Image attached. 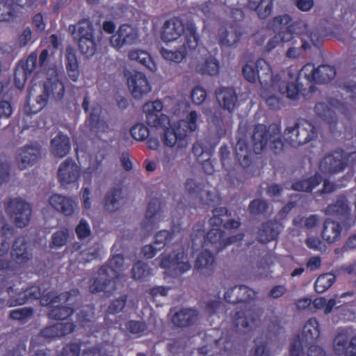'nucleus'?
I'll use <instances>...</instances> for the list:
<instances>
[{
    "mask_svg": "<svg viewBox=\"0 0 356 356\" xmlns=\"http://www.w3.org/2000/svg\"><path fill=\"white\" fill-rule=\"evenodd\" d=\"M127 56L129 60L138 62L151 72H155L157 70L155 63L145 51L131 49L128 52Z\"/></svg>",
    "mask_w": 356,
    "mask_h": 356,
    "instance_id": "4be33fe9",
    "label": "nucleus"
},
{
    "mask_svg": "<svg viewBox=\"0 0 356 356\" xmlns=\"http://www.w3.org/2000/svg\"><path fill=\"white\" fill-rule=\"evenodd\" d=\"M99 108L95 110L90 115V122L92 129L97 133H105L108 131L107 122L100 116Z\"/></svg>",
    "mask_w": 356,
    "mask_h": 356,
    "instance_id": "7c9ffc66",
    "label": "nucleus"
},
{
    "mask_svg": "<svg viewBox=\"0 0 356 356\" xmlns=\"http://www.w3.org/2000/svg\"><path fill=\"white\" fill-rule=\"evenodd\" d=\"M206 96L207 94L205 90L200 87L195 88L191 92V98L193 103L198 105L204 102L206 99Z\"/></svg>",
    "mask_w": 356,
    "mask_h": 356,
    "instance_id": "13d9d810",
    "label": "nucleus"
},
{
    "mask_svg": "<svg viewBox=\"0 0 356 356\" xmlns=\"http://www.w3.org/2000/svg\"><path fill=\"white\" fill-rule=\"evenodd\" d=\"M316 69L312 64L305 65L300 71L299 77L305 79L309 82H316Z\"/></svg>",
    "mask_w": 356,
    "mask_h": 356,
    "instance_id": "09e8293b",
    "label": "nucleus"
},
{
    "mask_svg": "<svg viewBox=\"0 0 356 356\" xmlns=\"http://www.w3.org/2000/svg\"><path fill=\"white\" fill-rule=\"evenodd\" d=\"M160 266L167 269L172 268L179 273H184L191 268L188 257L184 252H179L176 255H162Z\"/></svg>",
    "mask_w": 356,
    "mask_h": 356,
    "instance_id": "9b49d317",
    "label": "nucleus"
},
{
    "mask_svg": "<svg viewBox=\"0 0 356 356\" xmlns=\"http://www.w3.org/2000/svg\"><path fill=\"white\" fill-rule=\"evenodd\" d=\"M296 124V136L298 140H295V144L302 145L316 138L317 133L313 124L307 121H300Z\"/></svg>",
    "mask_w": 356,
    "mask_h": 356,
    "instance_id": "2eb2a0df",
    "label": "nucleus"
},
{
    "mask_svg": "<svg viewBox=\"0 0 356 356\" xmlns=\"http://www.w3.org/2000/svg\"><path fill=\"white\" fill-rule=\"evenodd\" d=\"M348 337L345 333L339 334L334 341V348L337 354L345 353L346 356H356V337L346 348Z\"/></svg>",
    "mask_w": 356,
    "mask_h": 356,
    "instance_id": "f3484780",
    "label": "nucleus"
},
{
    "mask_svg": "<svg viewBox=\"0 0 356 356\" xmlns=\"http://www.w3.org/2000/svg\"><path fill=\"white\" fill-rule=\"evenodd\" d=\"M296 124L288 126L282 134V140L289 146L293 147H299V144H295V140H298L296 136Z\"/></svg>",
    "mask_w": 356,
    "mask_h": 356,
    "instance_id": "a19ab883",
    "label": "nucleus"
},
{
    "mask_svg": "<svg viewBox=\"0 0 356 356\" xmlns=\"http://www.w3.org/2000/svg\"><path fill=\"white\" fill-rule=\"evenodd\" d=\"M278 234V225L273 222L265 225L259 234L260 240L265 243L274 239Z\"/></svg>",
    "mask_w": 356,
    "mask_h": 356,
    "instance_id": "c9c22d12",
    "label": "nucleus"
},
{
    "mask_svg": "<svg viewBox=\"0 0 356 356\" xmlns=\"http://www.w3.org/2000/svg\"><path fill=\"white\" fill-rule=\"evenodd\" d=\"M316 83H325L335 76V70L330 65H322L316 69Z\"/></svg>",
    "mask_w": 356,
    "mask_h": 356,
    "instance_id": "f704fd0d",
    "label": "nucleus"
},
{
    "mask_svg": "<svg viewBox=\"0 0 356 356\" xmlns=\"http://www.w3.org/2000/svg\"><path fill=\"white\" fill-rule=\"evenodd\" d=\"M77 207V202L72 199L64 197V202L61 206L60 211L67 216L72 215Z\"/></svg>",
    "mask_w": 356,
    "mask_h": 356,
    "instance_id": "6e6d98bb",
    "label": "nucleus"
},
{
    "mask_svg": "<svg viewBox=\"0 0 356 356\" xmlns=\"http://www.w3.org/2000/svg\"><path fill=\"white\" fill-rule=\"evenodd\" d=\"M309 45L305 39H302V44L300 47H290L286 51V56L289 58H296L299 57L302 54L306 51Z\"/></svg>",
    "mask_w": 356,
    "mask_h": 356,
    "instance_id": "603ef678",
    "label": "nucleus"
},
{
    "mask_svg": "<svg viewBox=\"0 0 356 356\" xmlns=\"http://www.w3.org/2000/svg\"><path fill=\"white\" fill-rule=\"evenodd\" d=\"M277 79L276 77H275ZM277 81V79H275ZM263 91L261 92V96L264 99L267 106L272 109H280L282 106V102L280 97L277 93L274 92L277 90V82L275 84L268 86H263Z\"/></svg>",
    "mask_w": 356,
    "mask_h": 356,
    "instance_id": "aec40b11",
    "label": "nucleus"
},
{
    "mask_svg": "<svg viewBox=\"0 0 356 356\" xmlns=\"http://www.w3.org/2000/svg\"><path fill=\"white\" fill-rule=\"evenodd\" d=\"M13 113V109L10 102L3 101L0 102V118H9Z\"/></svg>",
    "mask_w": 356,
    "mask_h": 356,
    "instance_id": "338daca9",
    "label": "nucleus"
},
{
    "mask_svg": "<svg viewBox=\"0 0 356 356\" xmlns=\"http://www.w3.org/2000/svg\"><path fill=\"white\" fill-rule=\"evenodd\" d=\"M33 311L26 307L16 309L13 310L10 316L12 318L15 320H24L26 318L30 317L32 315Z\"/></svg>",
    "mask_w": 356,
    "mask_h": 356,
    "instance_id": "bf43d9fd",
    "label": "nucleus"
},
{
    "mask_svg": "<svg viewBox=\"0 0 356 356\" xmlns=\"http://www.w3.org/2000/svg\"><path fill=\"white\" fill-rule=\"evenodd\" d=\"M320 332L318 329V324L316 319H309L303 328V341L306 342L317 339L319 336Z\"/></svg>",
    "mask_w": 356,
    "mask_h": 356,
    "instance_id": "473e14b6",
    "label": "nucleus"
},
{
    "mask_svg": "<svg viewBox=\"0 0 356 356\" xmlns=\"http://www.w3.org/2000/svg\"><path fill=\"white\" fill-rule=\"evenodd\" d=\"M244 34L243 28L236 25L222 27L219 30V42L224 47H234Z\"/></svg>",
    "mask_w": 356,
    "mask_h": 356,
    "instance_id": "f8f14e48",
    "label": "nucleus"
},
{
    "mask_svg": "<svg viewBox=\"0 0 356 356\" xmlns=\"http://www.w3.org/2000/svg\"><path fill=\"white\" fill-rule=\"evenodd\" d=\"M37 63V54L32 53L28 57L26 63L21 65V67L30 75L35 69Z\"/></svg>",
    "mask_w": 356,
    "mask_h": 356,
    "instance_id": "5fc2aeb1",
    "label": "nucleus"
},
{
    "mask_svg": "<svg viewBox=\"0 0 356 356\" xmlns=\"http://www.w3.org/2000/svg\"><path fill=\"white\" fill-rule=\"evenodd\" d=\"M9 208L13 210V217L18 227L28 225L32 211L29 203L21 199H14L10 201Z\"/></svg>",
    "mask_w": 356,
    "mask_h": 356,
    "instance_id": "9d476101",
    "label": "nucleus"
},
{
    "mask_svg": "<svg viewBox=\"0 0 356 356\" xmlns=\"http://www.w3.org/2000/svg\"><path fill=\"white\" fill-rule=\"evenodd\" d=\"M291 21L288 15H282L275 17L270 23V27L275 31H279L286 26Z\"/></svg>",
    "mask_w": 356,
    "mask_h": 356,
    "instance_id": "a18cd8bd",
    "label": "nucleus"
},
{
    "mask_svg": "<svg viewBox=\"0 0 356 356\" xmlns=\"http://www.w3.org/2000/svg\"><path fill=\"white\" fill-rule=\"evenodd\" d=\"M123 262V257L120 254L113 256L110 261V267L100 269L99 280H95L92 283L90 287V291L92 293L101 291L110 292L113 289L115 283L111 279L118 277V270L122 267Z\"/></svg>",
    "mask_w": 356,
    "mask_h": 356,
    "instance_id": "20e7f679",
    "label": "nucleus"
},
{
    "mask_svg": "<svg viewBox=\"0 0 356 356\" xmlns=\"http://www.w3.org/2000/svg\"><path fill=\"white\" fill-rule=\"evenodd\" d=\"M335 280L333 274H323L318 277L315 283V289L318 293H323L329 289Z\"/></svg>",
    "mask_w": 356,
    "mask_h": 356,
    "instance_id": "72a5a7b5",
    "label": "nucleus"
},
{
    "mask_svg": "<svg viewBox=\"0 0 356 356\" xmlns=\"http://www.w3.org/2000/svg\"><path fill=\"white\" fill-rule=\"evenodd\" d=\"M79 177L78 165L72 162L61 165L58 170V177L63 185L75 182Z\"/></svg>",
    "mask_w": 356,
    "mask_h": 356,
    "instance_id": "dca6fc26",
    "label": "nucleus"
},
{
    "mask_svg": "<svg viewBox=\"0 0 356 356\" xmlns=\"http://www.w3.org/2000/svg\"><path fill=\"white\" fill-rule=\"evenodd\" d=\"M11 236V232L7 226L3 222H0V256L4 255L10 247L8 242Z\"/></svg>",
    "mask_w": 356,
    "mask_h": 356,
    "instance_id": "4c0bfd02",
    "label": "nucleus"
},
{
    "mask_svg": "<svg viewBox=\"0 0 356 356\" xmlns=\"http://www.w3.org/2000/svg\"><path fill=\"white\" fill-rule=\"evenodd\" d=\"M12 16L11 8L3 1H0V22L9 20Z\"/></svg>",
    "mask_w": 356,
    "mask_h": 356,
    "instance_id": "0e129e2a",
    "label": "nucleus"
},
{
    "mask_svg": "<svg viewBox=\"0 0 356 356\" xmlns=\"http://www.w3.org/2000/svg\"><path fill=\"white\" fill-rule=\"evenodd\" d=\"M152 273L144 263L138 262L132 268V277L138 281H145L151 275Z\"/></svg>",
    "mask_w": 356,
    "mask_h": 356,
    "instance_id": "e433bc0d",
    "label": "nucleus"
},
{
    "mask_svg": "<svg viewBox=\"0 0 356 356\" xmlns=\"http://www.w3.org/2000/svg\"><path fill=\"white\" fill-rule=\"evenodd\" d=\"M50 76L44 84V90L48 96L51 95L57 99H60L64 95L63 84L58 79L56 70L52 68L49 72Z\"/></svg>",
    "mask_w": 356,
    "mask_h": 356,
    "instance_id": "4468645a",
    "label": "nucleus"
},
{
    "mask_svg": "<svg viewBox=\"0 0 356 356\" xmlns=\"http://www.w3.org/2000/svg\"><path fill=\"white\" fill-rule=\"evenodd\" d=\"M74 37L78 41L80 52L88 58L95 55L97 42L95 37L92 24L88 20H82L74 26Z\"/></svg>",
    "mask_w": 356,
    "mask_h": 356,
    "instance_id": "7ed1b4c3",
    "label": "nucleus"
},
{
    "mask_svg": "<svg viewBox=\"0 0 356 356\" xmlns=\"http://www.w3.org/2000/svg\"><path fill=\"white\" fill-rule=\"evenodd\" d=\"M76 232L77 236L81 238L88 237L90 234V229L88 224L85 220H80L76 228Z\"/></svg>",
    "mask_w": 356,
    "mask_h": 356,
    "instance_id": "680f3d73",
    "label": "nucleus"
},
{
    "mask_svg": "<svg viewBox=\"0 0 356 356\" xmlns=\"http://www.w3.org/2000/svg\"><path fill=\"white\" fill-rule=\"evenodd\" d=\"M196 316L197 313L195 310L186 309L177 312L172 321L177 326H185L192 323Z\"/></svg>",
    "mask_w": 356,
    "mask_h": 356,
    "instance_id": "cd10ccee",
    "label": "nucleus"
},
{
    "mask_svg": "<svg viewBox=\"0 0 356 356\" xmlns=\"http://www.w3.org/2000/svg\"><path fill=\"white\" fill-rule=\"evenodd\" d=\"M66 67L70 78L76 81L79 79V64L74 50L68 47L66 49Z\"/></svg>",
    "mask_w": 356,
    "mask_h": 356,
    "instance_id": "a878e982",
    "label": "nucleus"
},
{
    "mask_svg": "<svg viewBox=\"0 0 356 356\" xmlns=\"http://www.w3.org/2000/svg\"><path fill=\"white\" fill-rule=\"evenodd\" d=\"M32 33L30 29H25L19 36L18 44L20 47H24L31 40Z\"/></svg>",
    "mask_w": 356,
    "mask_h": 356,
    "instance_id": "774afa93",
    "label": "nucleus"
},
{
    "mask_svg": "<svg viewBox=\"0 0 356 356\" xmlns=\"http://www.w3.org/2000/svg\"><path fill=\"white\" fill-rule=\"evenodd\" d=\"M160 53L163 59L167 61L175 63H181L186 56L187 54L181 47L178 49L170 50L168 49L162 48Z\"/></svg>",
    "mask_w": 356,
    "mask_h": 356,
    "instance_id": "c756f323",
    "label": "nucleus"
},
{
    "mask_svg": "<svg viewBox=\"0 0 356 356\" xmlns=\"http://www.w3.org/2000/svg\"><path fill=\"white\" fill-rule=\"evenodd\" d=\"M170 235L168 232L162 230L156 234L154 245H156L158 249H160L165 244L166 241L170 238Z\"/></svg>",
    "mask_w": 356,
    "mask_h": 356,
    "instance_id": "e2e57ef3",
    "label": "nucleus"
},
{
    "mask_svg": "<svg viewBox=\"0 0 356 356\" xmlns=\"http://www.w3.org/2000/svg\"><path fill=\"white\" fill-rule=\"evenodd\" d=\"M254 296V292L245 286L234 287L225 294V298L231 302L246 301Z\"/></svg>",
    "mask_w": 356,
    "mask_h": 356,
    "instance_id": "412c9836",
    "label": "nucleus"
},
{
    "mask_svg": "<svg viewBox=\"0 0 356 356\" xmlns=\"http://www.w3.org/2000/svg\"><path fill=\"white\" fill-rule=\"evenodd\" d=\"M213 152V147L206 140H199L193 146V153L195 156L211 155Z\"/></svg>",
    "mask_w": 356,
    "mask_h": 356,
    "instance_id": "58836bf2",
    "label": "nucleus"
},
{
    "mask_svg": "<svg viewBox=\"0 0 356 356\" xmlns=\"http://www.w3.org/2000/svg\"><path fill=\"white\" fill-rule=\"evenodd\" d=\"M316 112L318 115L325 117L327 119L334 118V111L325 103H319L315 107Z\"/></svg>",
    "mask_w": 356,
    "mask_h": 356,
    "instance_id": "4d7b16f0",
    "label": "nucleus"
},
{
    "mask_svg": "<svg viewBox=\"0 0 356 356\" xmlns=\"http://www.w3.org/2000/svg\"><path fill=\"white\" fill-rule=\"evenodd\" d=\"M65 296L62 295L54 298L51 297H48V299L51 298L50 302H47V300H44V298L42 300V305H51V307H54L51 312H49V316L52 318L55 319H65L67 316H70L72 311L70 308L66 307H59L58 308L57 305H55L58 302V300H60L61 299H64Z\"/></svg>",
    "mask_w": 356,
    "mask_h": 356,
    "instance_id": "b1692460",
    "label": "nucleus"
},
{
    "mask_svg": "<svg viewBox=\"0 0 356 356\" xmlns=\"http://www.w3.org/2000/svg\"><path fill=\"white\" fill-rule=\"evenodd\" d=\"M348 211V205L343 201L337 202L334 205L330 206L327 208V213L330 215L340 216L345 214Z\"/></svg>",
    "mask_w": 356,
    "mask_h": 356,
    "instance_id": "864d4df0",
    "label": "nucleus"
},
{
    "mask_svg": "<svg viewBox=\"0 0 356 356\" xmlns=\"http://www.w3.org/2000/svg\"><path fill=\"white\" fill-rule=\"evenodd\" d=\"M220 106L229 112L235 108L237 97L235 91L231 88H222L216 93Z\"/></svg>",
    "mask_w": 356,
    "mask_h": 356,
    "instance_id": "a211bd4d",
    "label": "nucleus"
},
{
    "mask_svg": "<svg viewBox=\"0 0 356 356\" xmlns=\"http://www.w3.org/2000/svg\"><path fill=\"white\" fill-rule=\"evenodd\" d=\"M64 197L58 194H53L49 198V203L54 209L60 211L64 202Z\"/></svg>",
    "mask_w": 356,
    "mask_h": 356,
    "instance_id": "69168bd1",
    "label": "nucleus"
},
{
    "mask_svg": "<svg viewBox=\"0 0 356 356\" xmlns=\"http://www.w3.org/2000/svg\"><path fill=\"white\" fill-rule=\"evenodd\" d=\"M139 40L138 30L131 26L123 24L110 38V44L119 50L125 45L136 43Z\"/></svg>",
    "mask_w": 356,
    "mask_h": 356,
    "instance_id": "6e6552de",
    "label": "nucleus"
},
{
    "mask_svg": "<svg viewBox=\"0 0 356 356\" xmlns=\"http://www.w3.org/2000/svg\"><path fill=\"white\" fill-rule=\"evenodd\" d=\"M280 133V127L277 124H272L267 127L264 124H258L254 127L252 134L253 149L256 154H260L268 147L270 141V149L273 154H280L285 147L283 141L277 136Z\"/></svg>",
    "mask_w": 356,
    "mask_h": 356,
    "instance_id": "f03ea898",
    "label": "nucleus"
},
{
    "mask_svg": "<svg viewBox=\"0 0 356 356\" xmlns=\"http://www.w3.org/2000/svg\"><path fill=\"white\" fill-rule=\"evenodd\" d=\"M70 149L69 138L63 134H58L51 142V151L57 156H66Z\"/></svg>",
    "mask_w": 356,
    "mask_h": 356,
    "instance_id": "5701e85b",
    "label": "nucleus"
},
{
    "mask_svg": "<svg viewBox=\"0 0 356 356\" xmlns=\"http://www.w3.org/2000/svg\"><path fill=\"white\" fill-rule=\"evenodd\" d=\"M314 305L317 309H321L325 313H329L335 305V301L333 299L326 300L324 298H318L314 300Z\"/></svg>",
    "mask_w": 356,
    "mask_h": 356,
    "instance_id": "3c124183",
    "label": "nucleus"
},
{
    "mask_svg": "<svg viewBox=\"0 0 356 356\" xmlns=\"http://www.w3.org/2000/svg\"><path fill=\"white\" fill-rule=\"evenodd\" d=\"M227 211L225 208L216 209L213 211V217L210 220V223L216 227L211 229L207 234V240L212 243H220L216 248H222L221 243H225V239L222 238L221 232L218 227L225 222L224 227L226 229H235L239 226V222L236 220L226 221Z\"/></svg>",
    "mask_w": 356,
    "mask_h": 356,
    "instance_id": "423d86ee",
    "label": "nucleus"
},
{
    "mask_svg": "<svg viewBox=\"0 0 356 356\" xmlns=\"http://www.w3.org/2000/svg\"><path fill=\"white\" fill-rule=\"evenodd\" d=\"M163 105L159 100L147 102L143 110L147 123L152 127H162L165 129L163 144L170 147L184 149L188 145L190 134L198 129L200 115L195 111H191L184 119L179 120L170 127V119L166 115L159 114Z\"/></svg>",
    "mask_w": 356,
    "mask_h": 356,
    "instance_id": "f257e3e1",
    "label": "nucleus"
},
{
    "mask_svg": "<svg viewBox=\"0 0 356 356\" xmlns=\"http://www.w3.org/2000/svg\"><path fill=\"white\" fill-rule=\"evenodd\" d=\"M273 77L277 79V91L280 95L286 93L287 97L291 99H296L298 96V90L297 86L293 83H286L285 81H281V78L279 75H275Z\"/></svg>",
    "mask_w": 356,
    "mask_h": 356,
    "instance_id": "c85d7f7f",
    "label": "nucleus"
},
{
    "mask_svg": "<svg viewBox=\"0 0 356 356\" xmlns=\"http://www.w3.org/2000/svg\"><path fill=\"white\" fill-rule=\"evenodd\" d=\"M29 75L21 67L17 66L15 73V81L17 88H22Z\"/></svg>",
    "mask_w": 356,
    "mask_h": 356,
    "instance_id": "052dcab7",
    "label": "nucleus"
},
{
    "mask_svg": "<svg viewBox=\"0 0 356 356\" xmlns=\"http://www.w3.org/2000/svg\"><path fill=\"white\" fill-rule=\"evenodd\" d=\"M184 36V42L181 47L186 51L188 54L192 51L195 50L198 46L199 43V35L197 33V29L193 24L186 25V29Z\"/></svg>",
    "mask_w": 356,
    "mask_h": 356,
    "instance_id": "6ab92c4d",
    "label": "nucleus"
},
{
    "mask_svg": "<svg viewBox=\"0 0 356 356\" xmlns=\"http://www.w3.org/2000/svg\"><path fill=\"white\" fill-rule=\"evenodd\" d=\"M186 26L179 18L166 20L161 30V39L165 43L177 41L185 33Z\"/></svg>",
    "mask_w": 356,
    "mask_h": 356,
    "instance_id": "1a4fd4ad",
    "label": "nucleus"
},
{
    "mask_svg": "<svg viewBox=\"0 0 356 356\" xmlns=\"http://www.w3.org/2000/svg\"><path fill=\"white\" fill-rule=\"evenodd\" d=\"M273 8V0H263L258 7L253 10L260 19H266L271 14Z\"/></svg>",
    "mask_w": 356,
    "mask_h": 356,
    "instance_id": "c03bdc74",
    "label": "nucleus"
},
{
    "mask_svg": "<svg viewBox=\"0 0 356 356\" xmlns=\"http://www.w3.org/2000/svg\"><path fill=\"white\" fill-rule=\"evenodd\" d=\"M128 89L136 99H140L152 90V86L147 76L140 72H132L127 76Z\"/></svg>",
    "mask_w": 356,
    "mask_h": 356,
    "instance_id": "0eeeda50",
    "label": "nucleus"
},
{
    "mask_svg": "<svg viewBox=\"0 0 356 356\" xmlns=\"http://www.w3.org/2000/svg\"><path fill=\"white\" fill-rule=\"evenodd\" d=\"M72 331L71 324L57 323L43 331V335L47 337H56L66 334Z\"/></svg>",
    "mask_w": 356,
    "mask_h": 356,
    "instance_id": "2f4dec72",
    "label": "nucleus"
},
{
    "mask_svg": "<svg viewBox=\"0 0 356 356\" xmlns=\"http://www.w3.org/2000/svg\"><path fill=\"white\" fill-rule=\"evenodd\" d=\"M291 31H293L297 34H305L308 38H310L312 42L316 44L318 41V37L316 34L309 33L307 25L303 21H298L294 22L290 26V31H279L277 34L280 38L282 42H288L293 40V36Z\"/></svg>",
    "mask_w": 356,
    "mask_h": 356,
    "instance_id": "ddd939ff",
    "label": "nucleus"
},
{
    "mask_svg": "<svg viewBox=\"0 0 356 356\" xmlns=\"http://www.w3.org/2000/svg\"><path fill=\"white\" fill-rule=\"evenodd\" d=\"M130 131L131 136L136 140H145L149 134L148 128L143 124L134 125Z\"/></svg>",
    "mask_w": 356,
    "mask_h": 356,
    "instance_id": "de8ad7c7",
    "label": "nucleus"
},
{
    "mask_svg": "<svg viewBox=\"0 0 356 356\" xmlns=\"http://www.w3.org/2000/svg\"><path fill=\"white\" fill-rule=\"evenodd\" d=\"M200 71L202 74H207L211 76L217 75L219 72V64L218 60L213 57L207 58L202 68L200 69Z\"/></svg>",
    "mask_w": 356,
    "mask_h": 356,
    "instance_id": "79ce46f5",
    "label": "nucleus"
},
{
    "mask_svg": "<svg viewBox=\"0 0 356 356\" xmlns=\"http://www.w3.org/2000/svg\"><path fill=\"white\" fill-rule=\"evenodd\" d=\"M120 195V192L116 191L110 193L107 195L105 202V207L108 211H113L118 208L121 197Z\"/></svg>",
    "mask_w": 356,
    "mask_h": 356,
    "instance_id": "49530a36",
    "label": "nucleus"
},
{
    "mask_svg": "<svg viewBox=\"0 0 356 356\" xmlns=\"http://www.w3.org/2000/svg\"><path fill=\"white\" fill-rule=\"evenodd\" d=\"M30 254L26 250L24 238L17 239L13 245L12 257L19 264L23 263L29 259Z\"/></svg>",
    "mask_w": 356,
    "mask_h": 356,
    "instance_id": "bb28decb",
    "label": "nucleus"
},
{
    "mask_svg": "<svg viewBox=\"0 0 356 356\" xmlns=\"http://www.w3.org/2000/svg\"><path fill=\"white\" fill-rule=\"evenodd\" d=\"M341 232V227L338 222L327 219L325 222L322 236L327 243H334L339 238Z\"/></svg>",
    "mask_w": 356,
    "mask_h": 356,
    "instance_id": "393cba45",
    "label": "nucleus"
},
{
    "mask_svg": "<svg viewBox=\"0 0 356 356\" xmlns=\"http://www.w3.org/2000/svg\"><path fill=\"white\" fill-rule=\"evenodd\" d=\"M321 181L319 176H316L311 178L309 180H304L296 182L293 184V188L299 191H311L314 186L318 185Z\"/></svg>",
    "mask_w": 356,
    "mask_h": 356,
    "instance_id": "ea45409f",
    "label": "nucleus"
},
{
    "mask_svg": "<svg viewBox=\"0 0 356 356\" xmlns=\"http://www.w3.org/2000/svg\"><path fill=\"white\" fill-rule=\"evenodd\" d=\"M213 263V257L207 251L202 252L198 255L195 267L197 269H204L210 267Z\"/></svg>",
    "mask_w": 356,
    "mask_h": 356,
    "instance_id": "37998d69",
    "label": "nucleus"
},
{
    "mask_svg": "<svg viewBox=\"0 0 356 356\" xmlns=\"http://www.w3.org/2000/svg\"><path fill=\"white\" fill-rule=\"evenodd\" d=\"M68 238V232L63 229L55 233L52 236L51 248H59L64 245Z\"/></svg>",
    "mask_w": 356,
    "mask_h": 356,
    "instance_id": "8fccbe9b",
    "label": "nucleus"
},
{
    "mask_svg": "<svg viewBox=\"0 0 356 356\" xmlns=\"http://www.w3.org/2000/svg\"><path fill=\"white\" fill-rule=\"evenodd\" d=\"M244 77L249 82L253 83L257 78L263 86H273L275 84V78L273 77L272 70L267 62L264 59H258L254 65L246 64L243 69Z\"/></svg>",
    "mask_w": 356,
    "mask_h": 356,
    "instance_id": "39448f33",
    "label": "nucleus"
}]
</instances>
